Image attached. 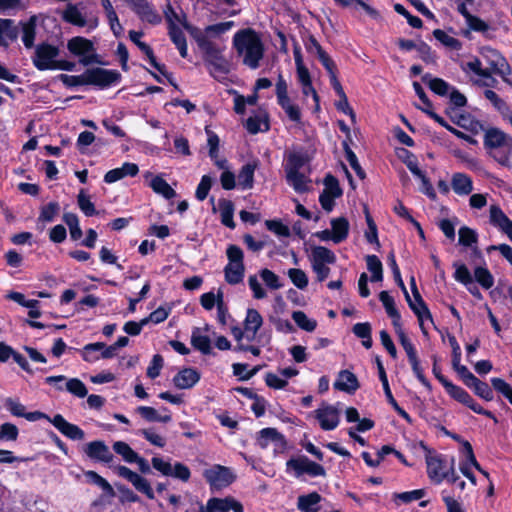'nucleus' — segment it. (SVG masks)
Instances as JSON below:
<instances>
[{"mask_svg":"<svg viewBox=\"0 0 512 512\" xmlns=\"http://www.w3.org/2000/svg\"><path fill=\"white\" fill-rule=\"evenodd\" d=\"M233 47L243 65L255 70L264 58V43L260 35L251 28L237 31L233 36Z\"/></svg>","mask_w":512,"mask_h":512,"instance_id":"1","label":"nucleus"},{"mask_svg":"<svg viewBox=\"0 0 512 512\" xmlns=\"http://www.w3.org/2000/svg\"><path fill=\"white\" fill-rule=\"evenodd\" d=\"M188 32L196 41L198 47L204 54V61L207 64L210 74L216 78H222L231 70V63L225 58L223 52L225 46H219L211 40H207L199 28H188Z\"/></svg>","mask_w":512,"mask_h":512,"instance_id":"2","label":"nucleus"},{"mask_svg":"<svg viewBox=\"0 0 512 512\" xmlns=\"http://www.w3.org/2000/svg\"><path fill=\"white\" fill-rule=\"evenodd\" d=\"M485 146L489 149L490 155L501 165L511 167L512 165V137L500 130L490 129L485 134Z\"/></svg>","mask_w":512,"mask_h":512,"instance_id":"3","label":"nucleus"},{"mask_svg":"<svg viewBox=\"0 0 512 512\" xmlns=\"http://www.w3.org/2000/svg\"><path fill=\"white\" fill-rule=\"evenodd\" d=\"M309 260L316 279L323 282L330 274L329 265L336 262V255L324 246H314L311 248Z\"/></svg>","mask_w":512,"mask_h":512,"instance_id":"4","label":"nucleus"},{"mask_svg":"<svg viewBox=\"0 0 512 512\" xmlns=\"http://www.w3.org/2000/svg\"><path fill=\"white\" fill-rule=\"evenodd\" d=\"M63 19L78 27H87L89 31L94 30L98 26L97 16L88 11L83 3L69 4L62 14Z\"/></svg>","mask_w":512,"mask_h":512,"instance_id":"5","label":"nucleus"},{"mask_svg":"<svg viewBox=\"0 0 512 512\" xmlns=\"http://www.w3.org/2000/svg\"><path fill=\"white\" fill-rule=\"evenodd\" d=\"M330 226V229L317 231L314 236L320 241H332L334 244L342 243L348 238L350 223L347 218L343 216L332 218L330 220Z\"/></svg>","mask_w":512,"mask_h":512,"instance_id":"6","label":"nucleus"},{"mask_svg":"<svg viewBox=\"0 0 512 512\" xmlns=\"http://www.w3.org/2000/svg\"><path fill=\"white\" fill-rule=\"evenodd\" d=\"M396 335L398 336V340L400 344L402 345L403 349L405 350L409 363L411 365L412 371L416 378L424 385L427 389L431 390V385L429 381L426 379L423 373V369L420 365V361L417 355L416 348L414 347L411 340L408 338L406 333L402 328H399L395 331Z\"/></svg>","mask_w":512,"mask_h":512,"instance_id":"7","label":"nucleus"},{"mask_svg":"<svg viewBox=\"0 0 512 512\" xmlns=\"http://www.w3.org/2000/svg\"><path fill=\"white\" fill-rule=\"evenodd\" d=\"M151 463L153 468L164 476L174 477L183 482H187L190 479V469L180 462L172 464L161 457H153Z\"/></svg>","mask_w":512,"mask_h":512,"instance_id":"8","label":"nucleus"},{"mask_svg":"<svg viewBox=\"0 0 512 512\" xmlns=\"http://www.w3.org/2000/svg\"><path fill=\"white\" fill-rule=\"evenodd\" d=\"M59 50L49 44H40L36 47L32 61L34 66L41 71L54 70L58 62Z\"/></svg>","mask_w":512,"mask_h":512,"instance_id":"9","label":"nucleus"},{"mask_svg":"<svg viewBox=\"0 0 512 512\" xmlns=\"http://www.w3.org/2000/svg\"><path fill=\"white\" fill-rule=\"evenodd\" d=\"M481 55L489 65L488 69L500 75L505 82L510 83L508 76L511 74V67L498 51L491 47H483Z\"/></svg>","mask_w":512,"mask_h":512,"instance_id":"10","label":"nucleus"},{"mask_svg":"<svg viewBox=\"0 0 512 512\" xmlns=\"http://www.w3.org/2000/svg\"><path fill=\"white\" fill-rule=\"evenodd\" d=\"M203 476L209 483L211 489L220 490L230 485L235 476L232 471L221 465H214L203 472Z\"/></svg>","mask_w":512,"mask_h":512,"instance_id":"11","label":"nucleus"},{"mask_svg":"<svg viewBox=\"0 0 512 512\" xmlns=\"http://www.w3.org/2000/svg\"><path fill=\"white\" fill-rule=\"evenodd\" d=\"M68 50L80 58V63L88 65L95 61V49L93 43L80 36L71 38L67 43Z\"/></svg>","mask_w":512,"mask_h":512,"instance_id":"12","label":"nucleus"},{"mask_svg":"<svg viewBox=\"0 0 512 512\" xmlns=\"http://www.w3.org/2000/svg\"><path fill=\"white\" fill-rule=\"evenodd\" d=\"M287 470L294 471L296 477L307 474L312 477L325 476L326 472L323 466L317 464L307 457H299L287 461Z\"/></svg>","mask_w":512,"mask_h":512,"instance_id":"13","label":"nucleus"},{"mask_svg":"<svg viewBox=\"0 0 512 512\" xmlns=\"http://www.w3.org/2000/svg\"><path fill=\"white\" fill-rule=\"evenodd\" d=\"M243 512L242 504L233 497L210 498L205 505L200 504L199 512Z\"/></svg>","mask_w":512,"mask_h":512,"instance_id":"14","label":"nucleus"},{"mask_svg":"<svg viewBox=\"0 0 512 512\" xmlns=\"http://www.w3.org/2000/svg\"><path fill=\"white\" fill-rule=\"evenodd\" d=\"M115 472L120 476L128 480L136 490L145 494L149 499H154L153 489L147 479L140 476L136 472L132 471L126 466H116Z\"/></svg>","mask_w":512,"mask_h":512,"instance_id":"15","label":"nucleus"},{"mask_svg":"<svg viewBox=\"0 0 512 512\" xmlns=\"http://www.w3.org/2000/svg\"><path fill=\"white\" fill-rule=\"evenodd\" d=\"M315 418L319 421L323 430H334L340 422V411L336 406L322 404L314 411Z\"/></svg>","mask_w":512,"mask_h":512,"instance_id":"16","label":"nucleus"},{"mask_svg":"<svg viewBox=\"0 0 512 512\" xmlns=\"http://www.w3.org/2000/svg\"><path fill=\"white\" fill-rule=\"evenodd\" d=\"M120 74L113 70L103 68H92L86 70L87 85H97L100 87H108L119 81Z\"/></svg>","mask_w":512,"mask_h":512,"instance_id":"17","label":"nucleus"},{"mask_svg":"<svg viewBox=\"0 0 512 512\" xmlns=\"http://www.w3.org/2000/svg\"><path fill=\"white\" fill-rule=\"evenodd\" d=\"M405 298H406V301L408 302L409 307L416 314V316L418 318L419 326L422 330V333L424 335H427L428 331L426 328V323L427 322L432 323L433 320H432V315H431L428 307L426 306L425 302L423 301L419 291L415 290L414 300H412L409 295H407V297H405Z\"/></svg>","mask_w":512,"mask_h":512,"instance_id":"18","label":"nucleus"},{"mask_svg":"<svg viewBox=\"0 0 512 512\" xmlns=\"http://www.w3.org/2000/svg\"><path fill=\"white\" fill-rule=\"evenodd\" d=\"M427 473L435 483H441L450 473L451 466L447 467L445 460L439 455L426 456Z\"/></svg>","mask_w":512,"mask_h":512,"instance_id":"19","label":"nucleus"},{"mask_svg":"<svg viewBox=\"0 0 512 512\" xmlns=\"http://www.w3.org/2000/svg\"><path fill=\"white\" fill-rule=\"evenodd\" d=\"M489 221L491 225L505 233L512 241V221L496 204L491 205L489 208Z\"/></svg>","mask_w":512,"mask_h":512,"instance_id":"20","label":"nucleus"},{"mask_svg":"<svg viewBox=\"0 0 512 512\" xmlns=\"http://www.w3.org/2000/svg\"><path fill=\"white\" fill-rule=\"evenodd\" d=\"M50 423H52L64 436L71 440H83L85 437V433L80 427L68 422L60 414H57L50 419Z\"/></svg>","mask_w":512,"mask_h":512,"instance_id":"21","label":"nucleus"},{"mask_svg":"<svg viewBox=\"0 0 512 512\" xmlns=\"http://www.w3.org/2000/svg\"><path fill=\"white\" fill-rule=\"evenodd\" d=\"M84 452L89 458L104 463H109L113 459L109 447L100 440L87 443Z\"/></svg>","mask_w":512,"mask_h":512,"instance_id":"22","label":"nucleus"},{"mask_svg":"<svg viewBox=\"0 0 512 512\" xmlns=\"http://www.w3.org/2000/svg\"><path fill=\"white\" fill-rule=\"evenodd\" d=\"M336 390L354 394L359 388L357 376L349 370H341L333 384Z\"/></svg>","mask_w":512,"mask_h":512,"instance_id":"23","label":"nucleus"},{"mask_svg":"<svg viewBox=\"0 0 512 512\" xmlns=\"http://www.w3.org/2000/svg\"><path fill=\"white\" fill-rule=\"evenodd\" d=\"M145 179H149V187L156 193L166 199H171L176 196L175 190L167 183L162 175L154 176L151 172L144 174Z\"/></svg>","mask_w":512,"mask_h":512,"instance_id":"24","label":"nucleus"},{"mask_svg":"<svg viewBox=\"0 0 512 512\" xmlns=\"http://www.w3.org/2000/svg\"><path fill=\"white\" fill-rule=\"evenodd\" d=\"M461 370L463 371V373H465V377L463 378V380L469 388L473 389L478 396L485 400L489 401L492 399V390L486 383L480 381L477 377H475L468 370V368H462Z\"/></svg>","mask_w":512,"mask_h":512,"instance_id":"25","label":"nucleus"},{"mask_svg":"<svg viewBox=\"0 0 512 512\" xmlns=\"http://www.w3.org/2000/svg\"><path fill=\"white\" fill-rule=\"evenodd\" d=\"M138 172L139 168L137 164L125 162L121 167L109 170L104 175V181L108 184L115 183L126 176L134 177Z\"/></svg>","mask_w":512,"mask_h":512,"instance_id":"26","label":"nucleus"},{"mask_svg":"<svg viewBox=\"0 0 512 512\" xmlns=\"http://www.w3.org/2000/svg\"><path fill=\"white\" fill-rule=\"evenodd\" d=\"M263 325V318L256 309H248L244 319L246 338L249 341L255 339L258 330Z\"/></svg>","mask_w":512,"mask_h":512,"instance_id":"27","label":"nucleus"},{"mask_svg":"<svg viewBox=\"0 0 512 512\" xmlns=\"http://www.w3.org/2000/svg\"><path fill=\"white\" fill-rule=\"evenodd\" d=\"M200 380V374L193 368L179 371L173 378L174 385L179 389L192 388Z\"/></svg>","mask_w":512,"mask_h":512,"instance_id":"28","label":"nucleus"},{"mask_svg":"<svg viewBox=\"0 0 512 512\" xmlns=\"http://www.w3.org/2000/svg\"><path fill=\"white\" fill-rule=\"evenodd\" d=\"M132 9L144 22H147L152 25H156L161 22V16L154 10V8L146 0L141 2H135Z\"/></svg>","mask_w":512,"mask_h":512,"instance_id":"29","label":"nucleus"},{"mask_svg":"<svg viewBox=\"0 0 512 512\" xmlns=\"http://www.w3.org/2000/svg\"><path fill=\"white\" fill-rule=\"evenodd\" d=\"M136 412L149 422H161L168 423L172 417L167 408H162L161 412H158L153 407L139 406Z\"/></svg>","mask_w":512,"mask_h":512,"instance_id":"30","label":"nucleus"},{"mask_svg":"<svg viewBox=\"0 0 512 512\" xmlns=\"http://www.w3.org/2000/svg\"><path fill=\"white\" fill-rule=\"evenodd\" d=\"M379 299L382 302L386 310V313L392 319V324L395 328V331L398 330L399 328H402L401 315L395 306V301L393 297L390 296V294L387 291H382L379 294Z\"/></svg>","mask_w":512,"mask_h":512,"instance_id":"31","label":"nucleus"},{"mask_svg":"<svg viewBox=\"0 0 512 512\" xmlns=\"http://www.w3.org/2000/svg\"><path fill=\"white\" fill-rule=\"evenodd\" d=\"M257 160L245 164L238 174V185L243 190L251 189L254 183V172L258 168Z\"/></svg>","mask_w":512,"mask_h":512,"instance_id":"32","label":"nucleus"},{"mask_svg":"<svg viewBox=\"0 0 512 512\" xmlns=\"http://www.w3.org/2000/svg\"><path fill=\"white\" fill-rule=\"evenodd\" d=\"M453 191L458 195H469L473 190L472 179L464 173H455L451 179Z\"/></svg>","mask_w":512,"mask_h":512,"instance_id":"33","label":"nucleus"},{"mask_svg":"<svg viewBox=\"0 0 512 512\" xmlns=\"http://www.w3.org/2000/svg\"><path fill=\"white\" fill-rule=\"evenodd\" d=\"M11 19L0 18V46L7 47L18 36L17 28Z\"/></svg>","mask_w":512,"mask_h":512,"instance_id":"34","label":"nucleus"},{"mask_svg":"<svg viewBox=\"0 0 512 512\" xmlns=\"http://www.w3.org/2000/svg\"><path fill=\"white\" fill-rule=\"evenodd\" d=\"M321 496L316 493L302 495L298 498L297 507L303 512H318Z\"/></svg>","mask_w":512,"mask_h":512,"instance_id":"35","label":"nucleus"},{"mask_svg":"<svg viewBox=\"0 0 512 512\" xmlns=\"http://www.w3.org/2000/svg\"><path fill=\"white\" fill-rule=\"evenodd\" d=\"M257 443L261 448H267L271 443L283 444V437L274 428H265L259 432Z\"/></svg>","mask_w":512,"mask_h":512,"instance_id":"36","label":"nucleus"},{"mask_svg":"<svg viewBox=\"0 0 512 512\" xmlns=\"http://www.w3.org/2000/svg\"><path fill=\"white\" fill-rule=\"evenodd\" d=\"M143 36L142 32L131 30L129 32V38L130 40L137 45V47L148 57L149 62L152 66H154L156 69L160 70V67L158 63L156 62V59L154 57L152 49L147 45L146 43L141 41V37Z\"/></svg>","mask_w":512,"mask_h":512,"instance_id":"37","label":"nucleus"},{"mask_svg":"<svg viewBox=\"0 0 512 512\" xmlns=\"http://www.w3.org/2000/svg\"><path fill=\"white\" fill-rule=\"evenodd\" d=\"M286 179L288 184L298 193L306 192L309 189V180L300 171L286 172Z\"/></svg>","mask_w":512,"mask_h":512,"instance_id":"38","label":"nucleus"},{"mask_svg":"<svg viewBox=\"0 0 512 512\" xmlns=\"http://www.w3.org/2000/svg\"><path fill=\"white\" fill-rule=\"evenodd\" d=\"M191 343L195 349L199 350L203 354H209L211 352L210 337L204 334L199 328L193 331Z\"/></svg>","mask_w":512,"mask_h":512,"instance_id":"39","label":"nucleus"},{"mask_svg":"<svg viewBox=\"0 0 512 512\" xmlns=\"http://www.w3.org/2000/svg\"><path fill=\"white\" fill-rule=\"evenodd\" d=\"M221 222L223 225L233 229L235 223L233 220L234 205L230 200L222 199L218 203Z\"/></svg>","mask_w":512,"mask_h":512,"instance_id":"40","label":"nucleus"},{"mask_svg":"<svg viewBox=\"0 0 512 512\" xmlns=\"http://www.w3.org/2000/svg\"><path fill=\"white\" fill-rule=\"evenodd\" d=\"M36 36V17L22 23V42L26 48H32Z\"/></svg>","mask_w":512,"mask_h":512,"instance_id":"41","label":"nucleus"},{"mask_svg":"<svg viewBox=\"0 0 512 512\" xmlns=\"http://www.w3.org/2000/svg\"><path fill=\"white\" fill-rule=\"evenodd\" d=\"M244 264L228 263L225 267V279L229 284H238L243 280Z\"/></svg>","mask_w":512,"mask_h":512,"instance_id":"42","label":"nucleus"},{"mask_svg":"<svg viewBox=\"0 0 512 512\" xmlns=\"http://www.w3.org/2000/svg\"><path fill=\"white\" fill-rule=\"evenodd\" d=\"M246 129L252 134L267 131L269 129V124L266 115L261 113L256 116L249 117L246 121Z\"/></svg>","mask_w":512,"mask_h":512,"instance_id":"43","label":"nucleus"},{"mask_svg":"<svg viewBox=\"0 0 512 512\" xmlns=\"http://www.w3.org/2000/svg\"><path fill=\"white\" fill-rule=\"evenodd\" d=\"M182 27H171L169 28V35L172 42L175 44L177 49L179 50L180 55L183 58H186L188 55L186 38L181 30Z\"/></svg>","mask_w":512,"mask_h":512,"instance_id":"44","label":"nucleus"},{"mask_svg":"<svg viewBox=\"0 0 512 512\" xmlns=\"http://www.w3.org/2000/svg\"><path fill=\"white\" fill-rule=\"evenodd\" d=\"M165 19L168 22L169 28L171 27H183L188 31V28H194L187 24L185 17L175 12L171 5H167L164 10Z\"/></svg>","mask_w":512,"mask_h":512,"instance_id":"45","label":"nucleus"},{"mask_svg":"<svg viewBox=\"0 0 512 512\" xmlns=\"http://www.w3.org/2000/svg\"><path fill=\"white\" fill-rule=\"evenodd\" d=\"M234 26L233 21H227L207 26L204 30H200V33L207 39L210 40L212 37H216L229 31Z\"/></svg>","mask_w":512,"mask_h":512,"instance_id":"46","label":"nucleus"},{"mask_svg":"<svg viewBox=\"0 0 512 512\" xmlns=\"http://www.w3.org/2000/svg\"><path fill=\"white\" fill-rule=\"evenodd\" d=\"M292 319L300 329L307 332H313L317 327V321L309 318L303 311H294Z\"/></svg>","mask_w":512,"mask_h":512,"instance_id":"47","label":"nucleus"},{"mask_svg":"<svg viewBox=\"0 0 512 512\" xmlns=\"http://www.w3.org/2000/svg\"><path fill=\"white\" fill-rule=\"evenodd\" d=\"M27 7L26 0H0V13L14 15Z\"/></svg>","mask_w":512,"mask_h":512,"instance_id":"48","label":"nucleus"},{"mask_svg":"<svg viewBox=\"0 0 512 512\" xmlns=\"http://www.w3.org/2000/svg\"><path fill=\"white\" fill-rule=\"evenodd\" d=\"M368 270L372 273L371 281L379 282L383 279V268L379 258L375 255H368L366 257Z\"/></svg>","mask_w":512,"mask_h":512,"instance_id":"49","label":"nucleus"},{"mask_svg":"<svg viewBox=\"0 0 512 512\" xmlns=\"http://www.w3.org/2000/svg\"><path fill=\"white\" fill-rule=\"evenodd\" d=\"M424 81H427L429 88L440 96H446L450 93L453 87H451L446 81L441 78H429L428 75L423 77Z\"/></svg>","mask_w":512,"mask_h":512,"instance_id":"50","label":"nucleus"},{"mask_svg":"<svg viewBox=\"0 0 512 512\" xmlns=\"http://www.w3.org/2000/svg\"><path fill=\"white\" fill-rule=\"evenodd\" d=\"M113 450L119 454L127 463H134L138 456V454L126 442L123 441H116L113 444Z\"/></svg>","mask_w":512,"mask_h":512,"instance_id":"51","label":"nucleus"},{"mask_svg":"<svg viewBox=\"0 0 512 512\" xmlns=\"http://www.w3.org/2000/svg\"><path fill=\"white\" fill-rule=\"evenodd\" d=\"M287 275L298 289L304 290L307 288L309 283L308 276L302 269L291 268L287 271Z\"/></svg>","mask_w":512,"mask_h":512,"instance_id":"52","label":"nucleus"},{"mask_svg":"<svg viewBox=\"0 0 512 512\" xmlns=\"http://www.w3.org/2000/svg\"><path fill=\"white\" fill-rule=\"evenodd\" d=\"M453 267L455 269L453 276L457 282L465 285L466 287L473 283L472 275L466 265L460 262H455Z\"/></svg>","mask_w":512,"mask_h":512,"instance_id":"53","label":"nucleus"},{"mask_svg":"<svg viewBox=\"0 0 512 512\" xmlns=\"http://www.w3.org/2000/svg\"><path fill=\"white\" fill-rule=\"evenodd\" d=\"M63 220L69 228L71 238L79 240L82 237V230L79 225L78 216L74 213H65Z\"/></svg>","mask_w":512,"mask_h":512,"instance_id":"54","label":"nucleus"},{"mask_svg":"<svg viewBox=\"0 0 512 512\" xmlns=\"http://www.w3.org/2000/svg\"><path fill=\"white\" fill-rule=\"evenodd\" d=\"M449 343L452 348V364L454 369L461 375L462 378L465 377V373L461 370L462 368H467L464 365H461V348L454 336L449 337Z\"/></svg>","mask_w":512,"mask_h":512,"instance_id":"55","label":"nucleus"},{"mask_svg":"<svg viewBox=\"0 0 512 512\" xmlns=\"http://www.w3.org/2000/svg\"><path fill=\"white\" fill-rule=\"evenodd\" d=\"M84 475L88 479V481H90L91 483L100 487L105 493H107L109 495H114V490H113L112 486L109 484V482L105 478L100 476L98 473H96L95 471L89 470V471H86L84 473Z\"/></svg>","mask_w":512,"mask_h":512,"instance_id":"56","label":"nucleus"},{"mask_svg":"<svg viewBox=\"0 0 512 512\" xmlns=\"http://www.w3.org/2000/svg\"><path fill=\"white\" fill-rule=\"evenodd\" d=\"M260 278L265 283V285L272 290H278L282 288V283L280 281V278L277 274H275L273 271L264 268L260 270L259 272Z\"/></svg>","mask_w":512,"mask_h":512,"instance_id":"57","label":"nucleus"},{"mask_svg":"<svg viewBox=\"0 0 512 512\" xmlns=\"http://www.w3.org/2000/svg\"><path fill=\"white\" fill-rule=\"evenodd\" d=\"M474 277L484 289H490L494 285V278L485 267H476L474 270Z\"/></svg>","mask_w":512,"mask_h":512,"instance_id":"58","label":"nucleus"},{"mask_svg":"<svg viewBox=\"0 0 512 512\" xmlns=\"http://www.w3.org/2000/svg\"><path fill=\"white\" fill-rule=\"evenodd\" d=\"M446 391L458 402L467 406L471 402L472 397L461 387L454 385L452 382L446 384Z\"/></svg>","mask_w":512,"mask_h":512,"instance_id":"59","label":"nucleus"},{"mask_svg":"<svg viewBox=\"0 0 512 512\" xmlns=\"http://www.w3.org/2000/svg\"><path fill=\"white\" fill-rule=\"evenodd\" d=\"M465 22L470 30L480 32L485 35L490 31V26L487 22L472 14L465 18Z\"/></svg>","mask_w":512,"mask_h":512,"instance_id":"60","label":"nucleus"},{"mask_svg":"<svg viewBox=\"0 0 512 512\" xmlns=\"http://www.w3.org/2000/svg\"><path fill=\"white\" fill-rule=\"evenodd\" d=\"M103 347L102 342L90 343L83 347L82 357L86 362H96L100 359L99 349Z\"/></svg>","mask_w":512,"mask_h":512,"instance_id":"61","label":"nucleus"},{"mask_svg":"<svg viewBox=\"0 0 512 512\" xmlns=\"http://www.w3.org/2000/svg\"><path fill=\"white\" fill-rule=\"evenodd\" d=\"M433 35L439 42L450 49L458 50L461 48L459 40L447 34L443 30L436 29L434 30Z\"/></svg>","mask_w":512,"mask_h":512,"instance_id":"62","label":"nucleus"},{"mask_svg":"<svg viewBox=\"0 0 512 512\" xmlns=\"http://www.w3.org/2000/svg\"><path fill=\"white\" fill-rule=\"evenodd\" d=\"M77 203H78L80 210L86 216H92V215L96 214V209H95L94 204L90 200V196L87 195L83 189L80 190V192L77 196Z\"/></svg>","mask_w":512,"mask_h":512,"instance_id":"63","label":"nucleus"},{"mask_svg":"<svg viewBox=\"0 0 512 512\" xmlns=\"http://www.w3.org/2000/svg\"><path fill=\"white\" fill-rule=\"evenodd\" d=\"M306 160L305 155L302 153H291L287 159L285 172L299 171L304 166Z\"/></svg>","mask_w":512,"mask_h":512,"instance_id":"64","label":"nucleus"}]
</instances>
